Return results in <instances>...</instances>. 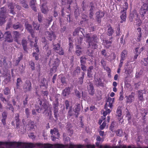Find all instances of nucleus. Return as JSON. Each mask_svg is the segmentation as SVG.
Masks as SVG:
<instances>
[{"mask_svg": "<svg viewBox=\"0 0 148 148\" xmlns=\"http://www.w3.org/2000/svg\"><path fill=\"white\" fill-rule=\"evenodd\" d=\"M23 88L25 92L30 91L32 89V83L29 80H27L23 86Z\"/></svg>", "mask_w": 148, "mask_h": 148, "instance_id": "7", "label": "nucleus"}, {"mask_svg": "<svg viewBox=\"0 0 148 148\" xmlns=\"http://www.w3.org/2000/svg\"><path fill=\"white\" fill-rule=\"evenodd\" d=\"M114 98L112 99L110 97H109L108 98L107 101V103H106L105 104L106 105V104H108L107 105V108H108V107H109L110 108H111L112 107V103L114 102Z\"/></svg>", "mask_w": 148, "mask_h": 148, "instance_id": "21", "label": "nucleus"}, {"mask_svg": "<svg viewBox=\"0 0 148 148\" xmlns=\"http://www.w3.org/2000/svg\"><path fill=\"white\" fill-rule=\"evenodd\" d=\"M126 117L127 118V119L129 121H130L131 119V117L130 114L129 112H127L126 113Z\"/></svg>", "mask_w": 148, "mask_h": 148, "instance_id": "56", "label": "nucleus"}, {"mask_svg": "<svg viewBox=\"0 0 148 148\" xmlns=\"http://www.w3.org/2000/svg\"><path fill=\"white\" fill-rule=\"evenodd\" d=\"M106 125V123L105 121L103 122L102 124L100 126V128L101 130H103L105 128V127Z\"/></svg>", "mask_w": 148, "mask_h": 148, "instance_id": "55", "label": "nucleus"}, {"mask_svg": "<svg viewBox=\"0 0 148 148\" xmlns=\"http://www.w3.org/2000/svg\"><path fill=\"white\" fill-rule=\"evenodd\" d=\"M13 34L14 36L16 38H18L20 35L18 32L16 31L13 32Z\"/></svg>", "mask_w": 148, "mask_h": 148, "instance_id": "53", "label": "nucleus"}, {"mask_svg": "<svg viewBox=\"0 0 148 148\" xmlns=\"http://www.w3.org/2000/svg\"><path fill=\"white\" fill-rule=\"evenodd\" d=\"M127 51L125 50H124L121 53V59L120 60L123 61L126 59V57L127 56Z\"/></svg>", "mask_w": 148, "mask_h": 148, "instance_id": "20", "label": "nucleus"}, {"mask_svg": "<svg viewBox=\"0 0 148 148\" xmlns=\"http://www.w3.org/2000/svg\"><path fill=\"white\" fill-rule=\"evenodd\" d=\"M50 133L51 134V137H52V140H54L59 136L58 130L55 128H54L53 129L51 130Z\"/></svg>", "mask_w": 148, "mask_h": 148, "instance_id": "8", "label": "nucleus"}, {"mask_svg": "<svg viewBox=\"0 0 148 148\" xmlns=\"http://www.w3.org/2000/svg\"><path fill=\"white\" fill-rule=\"evenodd\" d=\"M52 62H53L52 64L53 67L51 69V71L52 73L55 72L57 70V68L58 67L60 64V60L57 58L55 59L53 61L51 59L49 61V63H51Z\"/></svg>", "mask_w": 148, "mask_h": 148, "instance_id": "5", "label": "nucleus"}, {"mask_svg": "<svg viewBox=\"0 0 148 148\" xmlns=\"http://www.w3.org/2000/svg\"><path fill=\"white\" fill-rule=\"evenodd\" d=\"M75 53L77 56L80 55L82 53L83 50L82 47L80 46L77 45L76 47Z\"/></svg>", "mask_w": 148, "mask_h": 148, "instance_id": "22", "label": "nucleus"}, {"mask_svg": "<svg viewBox=\"0 0 148 148\" xmlns=\"http://www.w3.org/2000/svg\"><path fill=\"white\" fill-rule=\"evenodd\" d=\"M116 113L117 115L119 117H120L119 119V121H121V122H123V120L122 119V117H121V116L122 115L121 111L120 109H117L116 111Z\"/></svg>", "mask_w": 148, "mask_h": 148, "instance_id": "35", "label": "nucleus"}, {"mask_svg": "<svg viewBox=\"0 0 148 148\" xmlns=\"http://www.w3.org/2000/svg\"><path fill=\"white\" fill-rule=\"evenodd\" d=\"M45 34L47 38L51 41L56 38V36L54 33L52 31L50 32L48 31L46 32Z\"/></svg>", "mask_w": 148, "mask_h": 148, "instance_id": "14", "label": "nucleus"}, {"mask_svg": "<svg viewBox=\"0 0 148 148\" xmlns=\"http://www.w3.org/2000/svg\"><path fill=\"white\" fill-rule=\"evenodd\" d=\"M83 40V38L80 37H79L75 40V45L76 47L77 45L80 46V44L82 43V42Z\"/></svg>", "mask_w": 148, "mask_h": 148, "instance_id": "31", "label": "nucleus"}, {"mask_svg": "<svg viewBox=\"0 0 148 148\" xmlns=\"http://www.w3.org/2000/svg\"><path fill=\"white\" fill-rule=\"evenodd\" d=\"M25 29L31 34L32 37L34 38V31L32 29V25L29 24L27 22H26L25 23Z\"/></svg>", "mask_w": 148, "mask_h": 148, "instance_id": "13", "label": "nucleus"}, {"mask_svg": "<svg viewBox=\"0 0 148 148\" xmlns=\"http://www.w3.org/2000/svg\"><path fill=\"white\" fill-rule=\"evenodd\" d=\"M42 84L41 87H45V88H47L48 86V82L45 78H43L41 81Z\"/></svg>", "mask_w": 148, "mask_h": 148, "instance_id": "30", "label": "nucleus"}, {"mask_svg": "<svg viewBox=\"0 0 148 148\" xmlns=\"http://www.w3.org/2000/svg\"><path fill=\"white\" fill-rule=\"evenodd\" d=\"M33 26L36 30H38L39 29V28L40 27V24L37 23H36L34 22L33 23Z\"/></svg>", "mask_w": 148, "mask_h": 148, "instance_id": "45", "label": "nucleus"}, {"mask_svg": "<svg viewBox=\"0 0 148 148\" xmlns=\"http://www.w3.org/2000/svg\"><path fill=\"white\" fill-rule=\"evenodd\" d=\"M138 16H139L136 10H134L132 11L130 14L129 20L130 22H132L134 20H135Z\"/></svg>", "mask_w": 148, "mask_h": 148, "instance_id": "12", "label": "nucleus"}, {"mask_svg": "<svg viewBox=\"0 0 148 148\" xmlns=\"http://www.w3.org/2000/svg\"><path fill=\"white\" fill-rule=\"evenodd\" d=\"M53 49L56 53H58L60 55H63L64 54V52L62 49L60 47V45L59 44H57L55 46Z\"/></svg>", "mask_w": 148, "mask_h": 148, "instance_id": "16", "label": "nucleus"}, {"mask_svg": "<svg viewBox=\"0 0 148 148\" xmlns=\"http://www.w3.org/2000/svg\"><path fill=\"white\" fill-rule=\"evenodd\" d=\"M80 69L79 67H77L73 73V75L75 76L78 75L80 73Z\"/></svg>", "mask_w": 148, "mask_h": 148, "instance_id": "43", "label": "nucleus"}, {"mask_svg": "<svg viewBox=\"0 0 148 148\" xmlns=\"http://www.w3.org/2000/svg\"><path fill=\"white\" fill-rule=\"evenodd\" d=\"M80 110V106L79 104L77 105L76 107L74 110L73 112L75 113L74 115L76 116V117H77Z\"/></svg>", "mask_w": 148, "mask_h": 148, "instance_id": "27", "label": "nucleus"}, {"mask_svg": "<svg viewBox=\"0 0 148 148\" xmlns=\"http://www.w3.org/2000/svg\"><path fill=\"white\" fill-rule=\"evenodd\" d=\"M6 9L4 8H2L1 9L0 12V25H2L5 22L6 18Z\"/></svg>", "mask_w": 148, "mask_h": 148, "instance_id": "6", "label": "nucleus"}, {"mask_svg": "<svg viewBox=\"0 0 148 148\" xmlns=\"http://www.w3.org/2000/svg\"><path fill=\"white\" fill-rule=\"evenodd\" d=\"M36 3V0H31L30 5L31 6L35 5Z\"/></svg>", "mask_w": 148, "mask_h": 148, "instance_id": "58", "label": "nucleus"}, {"mask_svg": "<svg viewBox=\"0 0 148 148\" xmlns=\"http://www.w3.org/2000/svg\"><path fill=\"white\" fill-rule=\"evenodd\" d=\"M75 113L72 112L71 108H70V110L68 112V115L70 116H71L73 115H74Z\"/></svg>", "mask_w": 148, "mask_h": 148, "instance_id": "60", "label": "nucleus"}, {"mask_svg": "<svg viewBox=\"0 0 148 148\" xmlns=\"http://www.w3.org/2000/svg\"><path fill=\"white\" fill-rule=\"evenodd\" d=\"M5 145L7 146L12 147H13L21 148H32L37 147V148H82L81 145H74L72 143L69 144L63 145L61 144H56L52 145L51 144H42L32 143H26L22 142H0V146Z\"/></svg>", "mask_w": 148, "mask_h": 148, "instance_id": "1", "label": "nucleus"}, {"mask_svg": "<svg viewBox=\"0 0 148 148\" xmlns=\"http://www.w3.org/2000/svg\"><path fill=\"white\" fill-rule=\"evenodd\" d=\"M90 34H86V42L88 43V48L89 49L87 53L89 56L91 55L92 51V50L89 51V49H95L97 48L96 43L97 42V38L96 35H93L92 36H91Z\"/></svg>", "mask_w": 148, "mask_h": 148, "instance_id": "2", "label": "nucleus"}, {"mask_svg": "<svg viewBox=\"0 0 148 148\" xmlns=\"http://www.w3.org/2000/svg\"><path fill=\"white\" fill-rule=\"evenodd\" d=\"M2 117L1 121L3 124L5 125L6 124L5 120L7 118V112H3L2 114Z\"/></svg>", "mask_w": 148, "mask_h": 148, "instance_id": "26", "label": "nucleus"}, {"mask_svg": "<svg viewBox=\"0 0 148 148\" xmlns=\"http://www.w3.org/2000/svg\"><path fill=\"white\" fill-rule=\"evenodd\" d=\"M82 76L79 78L78 81V84H82L83 82L84 76L85 75V73L83 72H82Z\"/></svg>", "mask_w": 148, "mask_h": 148, "instance_id": "37", "label": "nucleus"}, {"mask_svg": "<svg viewBox=\"0 0 148 148\" xmlns=\"http://www.w3.org/2000/svg\"><path fill=\"white\" fill-rule=\"evenodd\" d=\"M135 20L136 21V25L138 26H140L142 23V21L140 19L139 16H138Z\"/></svg>", "mask_w": 148, "mask_h": 148, "instance_id": "44", "label": "nucleus"}, {"mask_svg": "<svg viewBox=\"0 0 148 148\" xmlns=\"http://www.w3.org/2000/svg\"><path fill=\"white\" fill-rule=\"evenodd\" d=\"M86 59L87 58L85 56H82L80 58L81 64H85Z\"/></svg>", "mask_w": 148, "mask_h": 148, "instance_id": "41", "label": "nucleus"}, {"mask_svg": "<svg viewBox=\"0 0 148 148\" xmlns=\"http://www.w3.org/2000/svg\"><path fill=\"white\" fill-rule=\"evenodd\" d=\"M142 36L141 33L139 32L138 34V37L137 38V41L139 42L140 40V38Z\"/></svg>", "mask_w": 148, "mask_h": 148, "instance_id": "57", "label": "nucleus"}, {"mask_svg": "<svg viewBox=\"0 0 148 148\" xmlns=\"http://www.w3.org/2000/svg\"><path fill=\"white\" fill-rule=\"evenodd\" d=\"M127 8V7L126 8H123V9L121 10V15L120 18L121 19V23H122L125 21L126 18V10Z\"/></svg>", "mask_w": 148, "mask_h": 148, "instance_id": "9", "label": "nucleus"}, {"mask_svg": "<svg viewBox=\"0 0 148 148\" xmlns=\"http://www.w3.org/2000/svg\"><path fill=\"white\" fill-rule=\"evenodd\" d=\"M25 112L27 117H28L29 115V109L27 108L25 110Z\"/></svg>", "mask_w": 148, "mask_h": 148, "instance_id": "64", "label": "nucleus"}, {"mask_svg": "<svg viewBox=\"0 0 148 148\" xmlns=\"http://www.w3.org/2000/svg\"><path fill=\"white\" fill-rule=\"evenodd\" d=\"M115 123L116 122L114 121H112L110 126V129L112 131H113L114 130V128L115 126Z\"/></svg>", "mask_w": 148, "mask_h": 148, "instance_id": "49", "label": "nucleus"}, {"mask_svg": "<svg viewBox=\"0 0 148 148\" xmlns=\"http://www.w3.org/2000/svg\"><path fill=\"white\" fill-rule=\"evenodd\" d=\"M127 68H125V72L128 74L131 73L133 71V69L135 67V64L131 63L127 65Z\"/></svg>", "mask_w": 148, "mask_h": 148, "instance_id": "11", "label": "nucleus"}, {"mask_svg": "<svg viewBox=\"0 0 148 148\" xmlns=\"http://www.w3.org/2000/svg\"><path fill=\"white\" fill-rule=\"evenodd\" d=\"M22 82V81L21 78H18L16 81V87L14 88V91L16 93L17 91V89L20 87L21 83Z\"/></svg>", "mask_w": 148, "mask_h": 148, "instance_id": "24", "label": "nucleus"}, {"mask_svg": "<svg viewBox=\"0 0 148 148\" xmlns=\"http://www.w3.org/2000/svg\"><path fill=\"white\" fill-rule=\"evenodd\" d=\"M29 65L30 66L32 70H34V64L33 62L32 61H31L29 63Z\"/></svg>", "mask_w": 148, "mask_h": 148, "instance_id": "52", "label": "nucleus"}, {"mask_svg": "<svg viewBox=\"0 0 148 148\" xmlns=\"http://www.w3.org/2000/svg\"><path fill=\"white\" fill-rule=\"evenodd\" d=\"M114 32V30L112 29V27H110L108 30V35L109 36H112Z\"/></svg>", "mask_w": 148, "mask_h": 148, "instance_id": "39", "label": "nucleus"}, {"mask_svg": "<svg viewBox=\"0 0 148 148\" xmlns=\"http://www.w3.org/2000/svg\"><path fill=\"white\" fill-rule=\"evenodd\" d=\"M88 89L90 94L92 95L94 94L95 91L93 84L90 82L88 83Z\"/></svg>", "mask_w": 148, "mask_h": 148, "instance_id": "18", "label": "nucleus"}, {"mask_svg": "<svg viewBox=\"0 0 148 148\" xmlns=\"http://www.w3.org/2000/svg\"><path fill=\"white\" fill-rule=\"evenodd\" d=\"M75 93L76 95V96L77 97L79 98H80L81 97V93L79 92V91L77 90H75Z\"/></svg>", "mask_w": 148, "mask_h": 148, "instance_id": "48", "label": "nucleus"}, {"mask_svg": "<svg viewBox=\"0 0 148 148\" xmlns=\"http://www.w3.org/2000/svg\"><path fill=\"white\" fill-rule=\"evenodd\" d=\"M21 25L18 22L14 24L13 25V27L15 29H17L18 28H21Z\"/></svg>", "mask_w": 148, "mask_h": 148, "instance_id": "36", "label": "nucleus"}, {"mask_svg": "<svg viewBox=\"0 0 148 148\" xmlns=\"http://www.w3.org/2000/svg\"><path fill=\"white\" fill-rule=\"evenodd\" d=\"M58 108H54V117L56 118V120H57L58 119Z\"/></svg>", "mask_w": 148, "mask_h": 148, "instance_id": "38", "label": "nucleus"}, {"mask_svg": "<svg viewBox=\"0 0 148 148\" xmlns=\"http://www.w3.org/2000/svg\"><path fill=\"white\" fill-rule=\"evenodd\" d=\"M67 3L69 4V8L72 6H74L73 5V0H67Z\"/></svg>", "mask_w": 148, "mask_h": 148, "instance_id": "47", "label": "nucleus"}, {"mask_svg": "<svg viewBox=\"0 0 148 148\" xmlns=\"http://www.w3.org/2000/svg\"><path fill=\"white\" fill-rule=\"evenodd\" d=\"M101 63L103 67H105L106 66V62L103 59L101 60Z\"/></svg>", "mask_w": 148, "mask_h": 148, "instance_id": "63", "label": "nucleus"}, {"mask_svg": "<svg viewBox=\"0 0 148 148\" xmlns=\"http://www.w3.org/2000/svg\"><path fill=\"white\" fill-rule=\"evenodd\" d=\"M134 94L133 93H132L128 97H127L126 100L127 103H131L134 101L135 99Z\"/></svg>", "mask_w": 148, "mask_h": 148, "instance_id": "19", "label": "nucleus"}, {"mask_svg": "<svg viewBox=\"0 0 148 148\" xmlns=\"http://www.w3.org/2000/svg\"><path fill=\"white\" fill-rule=\"evenodd\" d=\"M41 10L43 13L46 14L48 11V8L45 4H42L41 7Z\"/></svg>", "mask_w": 148, "mask_h": 148, "instance_id": "32", "label": "nucleus"}, {"mask_svg": "<svg viewBox=\"0 0 148 148\" xmlns=\"http://www.w3.org/2000/svg\"><path fill=\"white\" fill-rule=\"evenodd\" d=\"M70 88L68 87L66 88L63 91L62 93L63 96L66 97L70 93Z\"/></svg>", "mask_w": 148, "mask_h": 148, "instance_id": "28", "label": "nucleus"}, {"mask_svg": "<svg viewBox=\"0 0 148 148\" xmlns=\"http://www.w3.org/2000/svg\"><path fill=\"white\" fill-rule=\"evenodd\" d=\"M22 58V57L21 56L20 57H18V59L16 60L15 62V65H17L18 64L19 62L21 60Z\"/></svg>", "mask_w": 148, "mask_h": 148, "instance_id": "62", "label": "nucleus"}, {"mask_svg": "<svg viewBox=\"0 0 148 148\" xmlns=\"http://www.w3.org/2000/svg\"><path fill=\"white\" fill-rule=\"evenodd\" d=\"M96 145L98 148H127V146L125 145H119V146L111 147L107 145H101L100 143L98 142L96 143ZM127 148H148V147H136L134 146H129L127 147Z\"/></svg>", "mask_w": 148, "mask_h": 148, "instance_id": "3", "label": "nucleus"}, {"mask_svg": "<svg viewBox=\"0 0 148 148\" xmlns=\"http://www.w3.org/2000/svg\"><path fill=\"white\" fill-rule=\"evenodd\" d=\"M4 35L6 41L9 42H13V39L12 36L9 32H5Z\"/></svg>", "mask_w": 148, "mask_h": 148, "instance_id": "17", "label": "nucleus"}, {"mask_svg": "<svg viewBox=\"0 0 148 148\" xmlns=\"http://www.w3.org/2000/svg\"><path fill=\"white\" fill-rule=\"evenodd\" d=\"M33 56L35 57L36 60H38V55L36 52H33Z\"/></svg>", "mask_w": 148, "mask_h": 148, "instance_id": "59", "label": "nucleus"}, {"mask_svg": "<svg viewBox=\"0 0 148 148\" xmlns=\"http://www.w3.org/2000/svg\"><path fill=\"white\" fill-rule=\"evenodd\" d=\"M145 93V91L143 90H139L138 92V98L139 100L143 101V95Z\"/></svg>", "mask_w": 148, "mask_h": 148, "instance_id": "25", "label": "nucleus"}, {"mask_svg": "<svg viewBox=\"0 0 148 148\" xmlns=\"http://www.w3.org/2000/svg\"><path fill=\"white\" fill-rule=\"evenodd\" d=\"M39 103L40 106H39V109H36V111L38 113L40 112L42 110H44L45 112L47 110L48 107L46 104V103H44L42 104V102L41 101H38Z\"/></svg>", "mask_w": 148, "mask_h": 148, "instance_id": "10", "label": "nucleus"}, {"mask_svg": "<svg viewBox=\"0 0 148 148\" xmlns=\"http://www.w3.org/2000/svg\"><path fill=\"white\" fill-rule=\"evenodd\" d=\"M10 92V91L8 87H6L4 91V93L5 95H8Z\"/></svg>", "mask_w": 148, "mask_h": 148, "instance_id": "51", "label": "nucleus"}, {"mask_svg": "<svg viewBox=\"0 0 148 148\" xmlns=\"http://www.w3.org/2000/svg\"><path fill=\"white\" fill-rule=\"evenodd\" d=\"M107 105L108 104H106L105 106V109H106V111L103 112V116L102 117V119L103 120L105 119L106 118V116L107 114L110 113L111 112V110H110L109 109L107 108Z\"/></svg>", "mask_w": 148, "mask_h": 148, "instance_id": "23", "label": "nucleus"}, {"mask_svg": "<svg viewBox=\"0 0 148 148\" xmlns=\"http://www.w3.org/2000/svg\"><path fill=\"white\" fill-rule=\"evenodd\" d=\"M22 44L23 47V49L25 51H27V42L25 40H22Z\"/></svg>", "mask_w": 148, "mask_h": 148, "instance_id": "33", "label": "nucleus"}, {"mask_svg": "<svg viewBox=\"0 0 148 148\" xmlns=\"http://www.w3.org/2000/svg\"><path fill=\"white\" fill-rule=\"evenodd\" d=\"M95 83L98 86H102L103 85L101 80L99 78H97L95 80Z\"/></svg>", "mask_w": 148, "mask_h": 148, "instance_id": "40", "label": "nucleus"}, {"mask_svg": "<svg viewBox=\"0 0 148 148\" xmlns=\"http://www.w3.org/2000/svg\"><path fill=\"white\" fill-rule=\"evenodd\" d=\"M16 6V8L17 9L20 10L21 9V7L18 5H17L15 4V3H10L8 5V7L10 9V13L14 14L15 12H14V9L15 6Z\"/></svg>", "mask_w": 148, "mask_h": 148, "instance_id": "15", "label": "nucleus"}, {"mask_svg": "<svg viewBox=\"0 0 148 148\" xmlns=\"http://www.w3.org/2000/svg\"><path fill=\"white\" fill-rule=\"evenodd\" d=\"M116 135L119 136H121L123 132L121 130H118L116 132Z\"/></svg>", "mask_w": 148, "mask_h": 148, "instance_id": "50", "label": "nucleus"}, {"mask_svg": "<svg viewBox=\"0 0 148 148\" xmlns=\"http://www.w3.org/2000/svg\"><path fill=\"white\" fill-rule=\"evenodd\" d=\"M53 105L54 108H58L57 107L59 105L58 99H56L55 101L53 103Z\"/></svg>", "mask_w": 148, "mask_h": 148, "instance_id": "46", "label": "nucleus"}, {"mask_svg": "<svg viewBox=\"0 0 148 148\" xmlns=\"http://www.w3.org/2000/svg\"><path fill=\"white\" fill-rule=\"evenodd\" d=\"M96 14L97 21L99 22L100 21V18L104 16V14L102 12H98L96 13Z\"/></svg>", "mask_w": 148, "mask_h": 148, "instance_id": "29", "label": "nucleus"}, {"mask_svg": "<svg viewBox=\"0 0 148 148\" xmlns=\"http://www.w3.org/2000/svg\"><path fill=\"white\" fill-rule=\"evenodd\" d=\"M103 43L106 48H108L111 45L112 41L105 40L103 41Z\"/></svg>", "mask_w": 148, "mask_h": 148, "instance_id": "34", "label": "nucleus"}, {"mask_svg": "<svg viewBox=\"0 0 148 148\" xmlns=\"http://www.w3.org/2000/svg\"><path fill=\"white\" fill-rule=\"evenodd\" d=\"M61 82L62 85H65L66 84V81L65 78L64 77L62 78L61 79Z\"/></svg>", "mask_w": 148, "mask_h": 148, "instance_id": "61", "label": "nucleus"}, {"mask_svg": "<svg viewBox=\"0 0 148 148\" xmlns=\"http://www.w3.org/2000/svg\"><path fill=\"white\" fill-rule=\"evenodd\" d=\"M143 73V71L140 70L138 72H136V78H138L140 77Z\"/></svg>", "mask_w": 148, "mask_h": 148, "instance_id": "42", "label": "nucleus"}, {"mask_svg": "<svg viewBox=\"0 0 148 148\" xmlns=\"http://www.w3.org/2000/svg\"><path fill=\"white\" fill-rule=\"evenodd\" d=\"M0 99L2 101L4 102V101H6V100L5 98L3 96V95L2 93H0Z\"/></svg>", "mask_w": 148, "mask_h": 148, "instance_id": "54", "label": "nucleus"}, {"mask_svg": "<svg viewBox=\"0 0 148 148\" xmlns=\"http://www.w3.org/2000/svg\"><path fill=\"white\" fill-rule=\"evenodd\" d=\"M148 11V1L144 3L140 10V14L143 19H145L144 15Z\"/></svg>", "mask_w": 148, "mask_h": 148, "instance_id": "4", "label": "nucleus"}]
</instances>
